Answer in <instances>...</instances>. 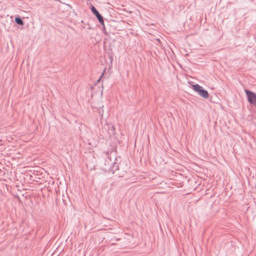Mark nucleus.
<instances>
[{
  "label": "nucleus",
  "instance_id": "obj_1",
  "mask_svg": "<svg viewBox=\"0 0 256 256\" xmlns=\"http://www.w3.org/2000/svg\"><path fill=\"white\" fill-rule=\"evenodd\" d=\"M192 89L197 92L200 96L202 97L207 98L208 97V92L204 90L202 86L198 85V84H194L192 86Z\"/></svg>",
  "mask_w": 256,
  "mask_h": 256
},
{
  "label": "nucleus",
  "instance_id": "obj_2",
  "mask_svg": "<svg viewBox=\"0 0 256 256\" xmlns=\"http://www.w3.org/2000/svg\"><path fill=\"white\" fill-rule=\"evenodd\" d=\"M248 102L256 106V94L250 90H245Z\"/></svg>",
  "mask_w": 256,
  "mask_h": 256
},
{
  "label": "nucleus",
  "instance_id": "obj_3",
  "mask_svg": "<svg viewBox=\"0 0 256 256\" xmlns=\"http://www.w3.org/2000/svg\"><path fill=\"white\" fill-rule=\"evenodd\" d=\"M91 10L92 11L93 14L96 16L100 22L104 26V22L102 16L99 14L98 11L96 9V8L94 6H92L91 8Z\"/></svg>",
  "mask_w": 256,
  "mask_h": 256
},
{
  "label": "nucleus",
  "instance_id": "obj_4",
  "mask_svg": "<svg viewBox=\"0 0 256 256\" xmlns=\"http://www.w3.org/2000/svg\"><path fill=\"white\" fill-rule=\"evenodd\" d=\"M15 21L18 24L20 25H23L24 24L22 20L20 18H15Z\"/></svg>",
  "mask_w": 256,
  "mask_h": 256
}]
</instances>
